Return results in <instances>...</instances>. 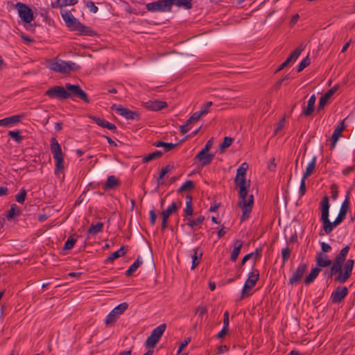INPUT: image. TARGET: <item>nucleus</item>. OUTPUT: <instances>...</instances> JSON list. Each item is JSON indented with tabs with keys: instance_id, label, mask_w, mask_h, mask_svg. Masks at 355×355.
Segmentation results:
<instances>
[{
	"instance_id": "nucleus-1",
	"label": "nucleus",
	"mask_w": 355,
	"mask_h": 355,
	"mask_svg": "<svg viewBox=\"0 0 355 355\" xmlns=\"http://www.w3.org/2000/svg\"><path fill=\"white\" fill-rule=\"evenodd\" d=\"M349 249V246L346 245L333 261L326 254L317 252L315 256L317 267L326 268L331 265L329 276L331 277L334 276L336 282L340 284L346 282L352 275L354 265V259H350L345 261Z\"/></svg>"
},
{
	"instance_id": "nucleus-2",
	"label": "nucleus",
	"mask_w": 355,
	"mask_h": 355,
	"mask_svg": "<svg viewBox=\"0 0 355 355\" xmlns=\"http://www.w3.org/2000/svg\"><path fill=\"white\" fill-rule=\"evenodd\" d=\"M248 168V164L246 162L242 163L237 168L234 178V183L239 189L238 205L242 209L241 222L250 217L254 205L253 195L248 194L250 181L247 182L245 179Z\"/></svg>"
},
{
	"instance_id": "nucleus-3",
	"label": "nucleus",
	"mask_w": 355,
	"mask_h": 355,
	"mask_svg": "<svg viewBox=\"0 0 355 355\" xmlns=\"http://www.w3.org/2000/svg\"><path fill=\"white\" fill-rule=\"evenodd\" d=\"M45 95L51 98H56L60 100L78 98L86 103H89L91 101L80 85H71L68 83L65 84L64 87L54 86L51 87L46 91Z\"/></svg>"
},
{
	"instance_id": "nucleus-4",
	"label": "nucleus",
	"mask_w": 355,
	"mask_h": 355,
	"mask_svg": "<svg viewBox=\"0 0 355 355\" xmlns=\"http://www.w3.org/2000/svg\"><path fill=\"white\" fill-rule=\"evenodd\" d=\"M60 14L67 27L70 30L78 31L81 35L93 36L96 35L95 31L90 27L86 26L80 22V21L73 15L71 11L61 10Z\"/></svg>"
},
{
	"instance_id": "nucleus-5",
	"label": "nucleus",
	"mask_w": 355,
	"mask_h": 355,
	"mask_svg": "<svg viewBox=\"0 0 355 355\" xmlns=\"http://www.w3.org/2000/svg\"><path fill=\"white\" fill-rule=\"evenodd\" d=\"M50 149L55 159V174L58 175L60 172L64 169V154L61 146L55 137H52L50 141Z\"/></svg>"
},
{
	"instance_id": "nucleus-6",
	"label": "nucleus",
	"mask_w": 355,
	"mask_h": 355,
	"mask_svg": "<svg viewBox=\"0 0 355 355\" xmlns=\"http://www.w3.org/2000/svg\"><path fill=\"white\" fill-rule=\"evenodd\" d=\"M321 220L323 223V230L326 234H330L334 230L332 222L329 219V200L328 196H324L321 202Z\"/></svg>"
},
{
	"instance_id": "nucleus-7",
	"label": "nucleus",
	"mask_w": 355,
	"mask_h": 355,
	"mask_svg": "<svg viewBox=\"0 0 355 355\" xmlns=\"http://www.w3.org/2000/svg\"><path fill=\"white\" fill-rule=\"evenodd\" d=\"M76 63L71 61H64L62 60H51L48 62L47 67L51 70L61 73H69L75 69Z\"/></svg>"
},
{
	"instance_id": "nucleus-8",
	"label": "nucleus",
	"mask_w": 355,
	"mask_h": 355,
	"mask_svg": "<svg viewBox=\"0 0 355 355\" xmlns=\"http://www.w3.org/2000/svg\"><path fill=\"white\" fill-rule=\"evenodd\" d=\"M259 279V271L255 268L252 269V270L248 274V278L242 289V298L249 297L252 295L250 290L255 286Z\"/></svg>"
},
{
	"instance_id": "nucleus-9",
	"label": "nucleus",
	"mask_w": 355,
	"mask_h": 355,
	"mask_svg": "<svg viewBox=\"0 0 355 355\" xmlns=\"http://www.w3.org/2000/svg\"><path fill=\"white\" fill-rule=\"evenodd\" d=\"M166 328V324L163 323L155 328L150 335L147 338L145 345L146 347H154L159 342Z\"/></svg>"
},
{
	"instance_id": "nucleus-10",
	"label": "nucleus",
	"mask_w": 355,
	"mask_h": 355,
	"mask_svg": "<svg viewBox=\"0 0 355 355\" xmlns=\"http://www.w3.org/2000/svg\"><path fill=\"white\" fill-rule=\"evenodd\" d=\"M128 304L126 302H123L114 308L111 312L107 315L105 323L106 325L113 324L121 315L127 310Z\"/></svg>"
},
{
	"instance_id": "nucleus-11",
	"label": "nucleus",
	"mask_w": 355,
	"mask_h": 355,
	"mask_svg": "<svg viewBox=\"0 0 355 355\" xmlns=\"http://www.w3.org/2000/svg\"><path fill=\"white\" fill-rule=\"evenodd\" d=\"M19 17L26 23H31L33 19V10L25 3L18 2L15 4Z\"/></svg>"
},
{
	"instance_id": "nucleus-12",
	"label": "nucleus",
	"mask_w": 355,
	"mask_h": 355,
	"mask_svg": "<svg viewBox=\"0 0 355 355\" xmlns=\"http://www.w3.org/2000/svg\"><path fill=\"white\" fill-rule=\"evenodd\" d=\"M349 191L347 192V196L345 197V199L342 203L340 211L338 213V216L335 219L334 222H332V225L334 226V228L336 227L337 225L340 224L343 220L345 218L347 211L349 209Z\"/></svg>"
},
{
	"instance_id": "nucleus-13",
	"label": "nucleus",
	"mask_w": 355,
	"mask_h": 355,
	"mask_svg": "<svg viewBox=\"0 0 355 355\" xmlns=\"http://www.w3.org/2000/svg\"><path fill=\"white\" fill-rule=\"evenodd\" d=\"M148 11L150 12H169L168 0H159L146 5Z\"/></svg>"
},
{
	"instance_id": "nucleus-14",
	"label": "nucleus",
	"mask_w": 355,
	"mask_h": 355,
	"mask_svg": "<svg viewBox=\"0 0 355 355\" xmlns=\"http://www.w3.org/2000/svg\"><path fill=\"white\" fill-rule=\"evenodd\" d=\"M112 110H115L116 113L126 119L135 120L139 121L140 119L139 114L138 112L132 111L128 108L123 107L122 106H116L114 105L112 107Z\"/></svg>"
},
{
	"instance_id": "nucleus-15",
	"label": "nucleus",
	"mask_w": 355,
	"mask_h": 355,
	"mask_svg": "<svg viewBox=\"0 0 355 355\" xmlns=\"http://www.w3.org/2000/svg\"><path fill=\"white\" fill-rule=\"evenodd\" d=\"M307 268V264L300 263L291 277L289 279V284L293 286L298 284L306 272Z\"/></svg>"
},
{
	"instance_id": "nucleus-16",
	"label": "nucleus",
	"mask_w": 355,
	"mask_h": 355,
	"mask_svg": "<svg viewBox=\"0 0 355 355\" xmlns=\"http://www.w3.org/2000/svg\"><path fill=\"white\" fill-rule=\"evenodd\" d=\"M348 289L345 286H338L331 295V300L334 304L340 303L347 295Z\"/></svg>"
},
{
	"instance_id": "nucleus-17",
	"label": "nucleus",
	"mask_w": 355,
	"mask_h": 355,
	"mask_svg": "<svg viewBox=\"0 0 355 355\" xmlns=\"http://www.w3.org/2000/svg\"><path fill=\"white\" fill-rule=\"evenodd\" d=\"M304 50V46L302 45L298 46L292 53L288 56V58L281 64V65L278 67L276 72H278L285 67H286L291 62H295L297 58L300 56L302 51Z\"/></svg>"
},
{
	"instance_id": "nucleus-18",
	"label": "nucleus",
	"mask_w": 355,
	"mask_h": 355,
	"mask_svg": "<svg viewBox=\"0 0 355 355\" xmlns=\"http://www.w3.org/2000/svg\"><path fill=\"white\" fill-rule=\"evenodd\" d=\"M24 117L23 114H16L0 119V126L12 127L19 123Z\"/></svg>"
},
{
	"instance_id": "nucleus-19",
	"label": "nucleus",
	"mask_w": 355,
	"mask_h": 355,
	"mask_svg": "<svg viewBox=\"0 0 355 355\" xmlns=\"http://www.w3.org/2000/svg\"><path fill=\"white\" fill-rule=\"evenodd\" d=\"M166 106V102L162 101H148L145 103V107L153 111L161 110Z\"/></svg>"
},
{
	"instance_id": "nucleus-20",
	"label": "nucleus",
	"mask_w": 355,
	"mask_h": 355,
	"mask_svg": "<svg viewBox=\"0 0 355 355\" xmlns=\"http://www.w3.org/2000/svg\"><path fill=\"white\" fill-rule=\"evenodd\" d=\"M90 119H92L98 125L102 128H107L110 130H115L116 129L114 124L110 123L103 118L92 116H90Z\"/></svg>"
},
{
	"instance_id": "nucleus-21",
	"label": "nucleus",
	"mask_w": 355,
	"mask_h": 355,
	"mask_svg": "<svg viewBox=\"0 0 355 355\" xmlns=\"http://www.w3.org/2000/svg\"><path fill=\"white\" fill-rule=\"evenodd\" d=\"M193 0H168L170 11L171 10L172 5H175L178 7H183L187 10L192 8Z\"/></svg>"
},
{
	"instance_id": "nucleus-22",
	"label": "nucleus",
	"mask_w": 355,
	"mask_h": 355,
	"mask_svg": "<svg viewBox=\"0 0 355 355\" xmlns=\"http://www.w3.org/2000/svg\"><path fill=\"white\" fill-rule=\"evenodd\" d=\"M316 97L315 94L311 96L308 101L307 105L305 108L303 109L302 114L306 116H309L312 114L315 109V103Z\"/></svg>"
},
{
	"instance_id": "nucleus-23",
	"label": "nucleus",
	"mask_w": 355,
	"mask_h": 355,
	"mask_svg": "<svg viewBox=\"0 0 355 355\" xmlns=\"http://www.w3.org/2000/svg\"><path fill=\"white\" fill-rule=\"evenodd\" d=\"M345 129V123L344 121H341L338 127L334 130L333 135L331 138V141H332L331 148L335 147V145L339 138L341 137V133L343 130Z\"/></svg>"
},
{
	"instance_id": "nucleus-24",
	"label": "nucleus",
	"mask_w": 355,
	"mask_h": 355,
	"mask_svg": "<svg viewBox=\"0 0 355 355\" xmlns=\"http://www.w3.org/2000/svg\"><path fill=\"white\" fill-rule=\"evenodd\" d=\"M214 157V154L206 153L205 154L200 155V152L196 155L195 159L198 160L200 164L204 166L209 165L213 160Z\"/></svg>"
},
{
	"instance_id": "nucleus-25",
	"label": "nucleus",
	"mask_w": 355,
	"mask_h": 355,
	"mask_svg": "<svg viewBox=\"0 0 355 355\" xmlns=\"http://www.w3.org/2000/svg\"><path fill=\"white\" fill-rule=\"evenodd\" d=\"M120 184L121 182L118 178L114 175H110L107 177V181L103 186V189L105 190L114 189L118 187Z\"/></svg>"
},
{
	"instance_id": "nucleus-26",
	"label": "nucleus",
	"mask_w": 355,
	"mask_h": 355,
	"mask_svg": "<svg viewBox=\"0 0 355 355\" xmlns=\"http://www.w3.org/2000/svg\"><path fill=\"white\" fill-rule=\"evenodd\" d=\"M193 254L191 255L192 259V266H191V270H193L196 268L200 263L202 257V252L200 250L199 248H196L193 249Z\"/></svg>"
},
{
	"instance_id": "nucleus-27",
	"label": "nucleus",
	"mask_w": 355,
	"mask_h": 355,
	"mask_svg": "<svg viewBox=\"0 0 355 355\" xmlns=\"http://www.w3.org/2000/svg\"><path fill=\"white\" fill-rule=\"evenodd\" d=\"M205 220V217L203 216H200L196 219H191V217H184V221L185 224L190 227L192 229L200 225L203 220Z\"/></svg>"
},
{
	"instance_id": "nucleus-28",
	"label": "nucleus",
	"mask_w": 355,
	"mask_h": 355,
	"mask_svg": "<svg viewBox=\"0 0 355 355\" xmlns=\"http://www.w3.org/2000/svg\"><path fill=\"white\" fill-rule=\"evenodd\" d=\"M243 245V242L241 240L236 239L234 241V249L230 257L231 261L234 262L236 261Z\"/></svg>"
},
{
	"instance_id": "nucleus-29",
	"label": "nucleus",
	"mask_w": 355,
	"mask_h": 355,
	"mask_svg": "<svg viewBox=\"0 0 355 355\" xmlns=\"http://www.w3.org/2000/svg\"><path fill=\"white\" fill-rule=\"evenodd\" d=\"M78 0H56L51 3V6L53 8H62L67 6H74L78 3Z\"/></svg>"
},
{
	"instance_id": "nucleus-30",
	"label": "nucleus",
	"mask_w": 355,
	"mask_h": 355,
	"mask_svg": "<svg viewBox=\"0 0 355 355\" xmlns=\"http://www.w3.org/2000/svg\"><path fill=\"white\" fill-rule=\"evenodd\" d=\"M186 208L184 210L183 217H191L193 214V209L192 205V197L191 195L187 194L186 196Z\"/></svg>"
},
{
	"instance_id": "nucleus-31",
	"label": "nucleus",
	"mask_w": 355,
	"mask_h": 355,
	"mask_svg": "<svg viewBox=\"0 0 355 355\" xmlns=\"http://www.w3.org/2000/svg\"><path fill=\"white\" fill-rule=\"evenodd\" d=\"M316 160H317V157L315 156H314L312 158V159L311 160V162L308 164V165L306 168V170L303 174V177L304 178H308L313 173V171L315 168Z\"/></svg>"
},
{
	"instance_id": "nucleus-32",
	"label": "nucleus",
	"mask_w": 355,
	"mask_h": 355,
	"mask_svg": "<svg viewBox=\"0 0 355 355\" xmlns=\"http://www.w3.org/2000/svg\"><path fill=\"white\" fill-rule=\"evenodd\" d=\"M320 268L315 267L312 268L309 275H307L304 279V284L306 285H309L311 284L315 279L318 277L319 272H320Z\"/></svg>"
},
{
	"instance_id": "nucleus-33",
	"label": "nucleus",
	"mask_w": 355,
	"mask_h": 355,
	"mask_svg": "<svg viewBox=\"0 0 355 355\" xmlns=\"http://www.w3.org/2000/svg\"><path fill=\"white\" fill-rule=\"evenodd\" d=\"M103 223L98 222L95 225L92 224L87 230V236L89 235H96L103 231Z\"/></svg>"
},
{
	"instance_id": "nucleus-34",
	"label": "nucleus",
	"mask_w": 355,
	"mask_h": 355,
	"mask_svg": "<svg viewBox=\"0 0 355 355\" xmlns=\"http://www.w3.org/2000/svg\"><path fill=\"white\" fill-rule=\"evenodd\" d=\"M125 247L124 246H122L121 247V248L118 250H116V252H114L113 253H112L110 254V256H109L105 260V262L106 263H111L114 260L118 259L119 257H121V256H123L125 254Z\"/></svg>"
},
{
	"instance_id": "nucleus-35",
	"label": "nucleus",
	"mask_w": 355,
	"mask_h": 355,
	"mask_svg": "<svg viewBox=\"0 0 355 355\" xmlns=\"http://www.w3.org/2000/svg\"><path fill=\"white\" fill-rule=\"evenodd\" d=\"M143 261L140 257H138L136 261L129 267L125 271V275L127 277L130 276L137 268L142 264Z\"/></svg>"
},
{
	"instance_id": "nucleus-36",
	"label": "nucleus",
	"mask_w": 355,
	"mask_h": 355,
	"mask_svg": "<svg viewBox=\"0 0 355 355\" xmlns=\"http://www.w3.org/2000/svg\"><path fill=\"white\" fill-rule=\"evenodd\" d=\"M163 155V153L160 150H156L152 153H150L147 155H145L142 158L143 163H147L152 160L157 159L161 157Z\"/></svg>"
},
{
	"instance_id": "nucleus-37",
	"label": "nucleus",
	"mask_w": 355,
	"mask_h": 355,
	"mask_svg": "<svg viewBox=\"0 0 355 355\" xmlns=\"http://www.w3.org/2000/svg\"><path fill=\"white\" fill-rule=\"evenodd\" d=\"M178 144L165 143L164 141H158L153 143V146L156 147H163L165 152L170 151L175 148Z\"/></svg>"
},
{
	"instance_id": "nucleus-38",
	"label": "nucleus",
	"mask_w": 355,
	"mask_h": 355,
	"mask_svg": "<svg viewBox=\"0 0 355 355\" xmlns=\"http://www.w3.org/2000/svg\"><path fill=\"white\" fill-rule=\"evenodd\" d=\"M178 207L175 202H173L171 205L165 210L162 212V217L168 219L170 215L175 213L178 210Z\"/></svg>"
},
{
	"instance_id": "nucleus-39",
	"label": "nucleus",
	"mask_w": 355,
	"mask_h": 355,
	"mask_svg": "<svg viewBox=\"0 0 355 355\" xmlns=\"http://www.w3.org/2000/svg\"><path fill=\"white\" fill-rule=\"evenodd\" d=\"M173 168V165L168 164L166 166L163 167L160 171V174L157 179V185H162L164 184V181L162 180L163 177L168 172H170Z\"/></svg>"
},
{
	"instance_id": "nucleus-40",
	"label": "nucleus",
	"mask_w": 355,
	"mask_h": 355,
	"mask_svg": "<svg viewBox=\"0 0 355 355\" xmlns=\"http://www.w3.org/2000/svg\"><path fill=\"white\" fill-rule=\"evenodd\" d=\"M260 257H261L260 251H259L258 249H257L255 250V252L249 253V254H246L245 256H244V257L243 258V259L241 262V266H243L246 261H248V260L254 257L255 259H257V258H259Z\"/></svg>"
},
{
	"instance_id": "nucleus-41",
	"label": "nucleus",
	"mask_w": 355,
	"mask_h": 355,
	"mask_svg": "<svg viewBox=\"0 0 355 355\" xmlns=\"http://www.w3.org/2000/svg\"><path fill=\"white\" fill-rule=\"evenodd\" d=\"M8 135L10 136L17 143H21L24 139V137L20 135L19 130H10L8 132Z\"/></svg>"
},
{
	"instance_id": "nucleus-42",
	"label": "nucleus",
	"mask_w": 355,
	"mask_h": 355,
	"mask_svg": "<svg viewBox=\"0 0 355 355\" xmlns=\"http://www.w3.org/2000/svg\"><path fill=\"white\" fill-rule=\"evenodd\" d=\"M77 239L74 236H70L68 239L65 241L63 250H71L75 243L76 242Z\"/></svg>"
},
{
	"instance_id": "nucleus-43",
	"label": "nucleus",
	"mask_w": 355,
	"mask_h": 355,
	"mask_svg": "<svg viewBox=\"0 0 355 355\" xmlns=\"http://www.w3.org/2000/svg\"><path fill=\"white\" fill-rule=\"evenodd\" d=\"M20 209L17 207L15 204L11 205L10 210L8 211L7 218H12L15 216H19L20 214Z\"/></svg>"
},
{
	"instance_id": "nucleus-44",
	"label": "nucleus",
	"mask_w": 355,
	"mask_h": 355,
	"mask_svg": "<svg viewBox=\"0 0 355 355\" xmlns=\"http://www.w3.org/2000/svg\"><path fill=\"white\" fill-rule=\"evenodd\" d=\"M194 188V183L192 180L186 181L178 190V193L191 190Z\"/></svg>"
},
{
	"instance_id": "nucleus-45",
	"label": "nucleus",
	"mask_w": 355,
	"mask_h": 355,
	"mask_svg": "<svg viewBox=\"0 0 355 355\" xmlns=\"http://www.w3.org/2000/svg\"><path fill=\"white\" fill-rule=\"evenodd\" d=\"M233 142V139L230 137H225L223 143L220 145L219 148L221 152L230 147Z\"/></svg>"
},
{
	"instance_id": "nucleus-46",
	"label": "nucleus",
	"mask_w": 355,
	"mask_h": 355,
	"mask_svg": "<svg viewBox=\"0 0 355 355\" xmlns=\"http://www.w3.org/2000/svg\"><path fill=\"white\" fill-rule=\"evenodd\" d=\"M208 310L205 305L200 304L195 311V314L198 315V317L202 320V316L207 313Z\"/></svg>"
},
{
	"instance_id": "nucleus-47",
	"label": "nucleus",
	"mask_w": 355,
	"mask_h": 355,
	"mask_svg": "<svg viewBox=\"0 0 355 355\" xmlns=\"http://www.w3.org/2000/svg\"><path fill=\"white\" fill-rule=\"evenodd\" d=\"M26 196V191L24 189H21L20 192L15 196V199L17 202L24 204Z\"/></svg>"
},
{
	"instance_id": "nucleus-48",
	"label": "nucleus",
	"mask_w": 355,
	"mask_h": 355,
	"mask_svg": "<svg viewBox=\"0 0 355 355\" xmlns=\"http://www.w3.org/2000/svg\"><path fill=\"white\" fill-rule=\"evenodd\" d=\"M290 255L291 250L288 246L282 249V258L284 264L288 260Z\"/></svg>"
},
{
	"instance_id": "nucleus-49",
	"label": "nucleus",
	"mask_w": 355,
	"mask_h": 355,
	"mask_svg": "<svg viewBox=\"0 0 355 355\" xmlns=\"http://www.w3.org/2000/svg\"><path fill=\"white\" fill-rule=\"evenodd\" d=\"M310 64V60L309 58V56H306L304 58L299 64L297 71L300 72L302 71L304 68H306L307 66Z\"/></svg>"
},
{
	"instance_id": "nucleus-50",
	"label": "nucleus",
	"mask_w": 355,
	"mask_h": 355,
	"mask_svg": "<svg viewBox=\"0 0 355 355\" xmlns=\"http://www.w3.org/2000/svg\"><path fill=\"white\" fill-rule=\"evenodd\" d=\"M214 144V139L211 138L209 140L207 141L206 143L205 147L200 151V155L205 154L206 153H208L209 150L211 148Z\"/></svg>"
},
{
	"instance_id": "nucleus-51",
	"label": "nucleus",
	"mask_w": 355,
	"mask_h": 355,
	"mask_svg": "<svg viewBox=\"0 0 355 355\" xmlns=\"http://www.w3.org/2000/svg\"><path fill=\"white\" fill-rule=\"evenodd\" d=\"M85 6L92 13H96L98 10V7L95 5L94 1H88L85 2Z\"/></svg>"
},
{
	"instance_id": "nucleus-52",
	"label": "nucleus",
	"mask_w": 355,
	"mask_h": 355,
	"mask_svg": "<svg viewBox=\"0 0 355 355\" xmlns=\"http://www.w3.org/2000/svg\"><path fill=\"white\" fill-rule=\"evenodd\" d=\"M306 179V178H304V177H302V178L301 180L300 189H299L300 197L304 196V194L306 193V183H305Z\"/></svg>"
},
{
	"instance_id": "nucleus-53",
	"label": "nucleus",
	"mask_w": 355,
	"mask_h": 355,
	"mask_svg": "<svg viewBox=\"0 0 355 355\" xmlns=\"http://www.w3.org/2000/svg\"><path fill=\"white\" fill-rule=\"evenodd\" d=\"M191 342V338L188 337L180 344L178 349V354H180Z\"/></svg>"
},
{
	"instance_id": "nucleus-54",
	"label": "nucleus",
	"mask_w": 355,
	"mask_h": 355,
	"mask_svg": "<svg viewBox=\"0 0 355 355\" xmlns=\"http://www.w3.org/2000/svg\"><path fill=\"white\" fill-rule=\"evenodd\" d=\"M320 245H321V250H322V251L320 252H323L324 254H326L327 252H330L332 249L329 244L324 243V242H321Z\"/></svg>"
},
{
	"instance_id": "nucleus-55",
	"label": "nucleus",
	"mask_w": 355,
	"mask_h": 355,
	"mask_svg": "<svg viewBox=\"0 0 355 355\" xmlns=\"http://www.w3.org/2000/svg\"><path fill=\"white\" fill-rule=\"evenodd\" d=\"M223 327L229 329V312L227 311L224 313Z\"/></svg>"
},
{
	"instance_id": "nucleus-56",
	"label": "nucleus",
	"mask_w": 355,
	"mask_h": 355,
	"mask_svg": "<svg viewBox=\"0 0 355 355\" xmlns=\"http://www.w3.org/2000/svg\"><path fill=\"white\" fill-rule=\"evenodd\" d=\"M327 101L320 97L319 104L318 105V111H320L324 109V106L327 104Z\"/></svg>"
},
{
	"instance_id": "nucleus-57",
	"label": "nucleus",
	"mask_w": 355,
	"mask_h": 355,
	"mask_svg": "<svg viewBox=\"0 0 355 355\" xmlns=\"http://www.w3.org/2000/svg\"><path fill=\"white\" fill-rule=\"evenodd\" d=\"M212 105V102L209 101L205 105H203V107L200 109V111H205V114H207L209 112V107Z\"/></svg>"
},
{
	"instance_id": "nucleus-58",
	"label": "nucleus",
	"mask_w": 355,
	"mask_h": 355,
	"mask_svg": "<svg viewBox=\"0 0 355 355\" xmlns=\"http://www.w3.org/2000/svg\"><path fill=\"white\" fill-rule=\"evenodd\" d=\"M150 223L151 225H154L156 220V214L154 210L150 211Z\"/></svg>"
},
{
	"instance_id": "nucleus-59",
	"label": "nucleus",
	"mask_w": 355,
	"mask_h": 355,
	"mask_svg": "<svg viewBox=\"0 0 355 355\" xmlns=\"http://www.w3.org/2000/svg\"><path fill=\"white\" fill-rule=\"evenodd\" d=\"M338 89V85H334L330 89H329L325 94L331 97Z\"/></svg>"
},
{
	"instance_id": "nucleus-60",
	"label": "nucleus",
	"mask_w": 355,
	"mask_h": 355,
	"mask_svg": "<svg viewBox=\"0 0 355 355\" xmlns=\"http://www.w3.org/2000/svg\"><path fill=\"white\" fill-rule=\"evenodd\" d=\"M205 115V111H199L193 113L191 116L195 119L199 120L202 116Z\"/></svg>"
},
{
	"instance_id": "nucleus-61",
	"label": "nucleus",
	"mask_w": 355,
	"mask_h": 355,
	"mask_svg": "<svg viewBox=\"0 0 355 355\" xmlns=\"http://www.w3.org/2000/svg\"><path fill=\"white\" fill-rule=\"evenodd\" d=\"M228 331V328H225L223 327L221 331L216 335V338H223Z\"/></svg>"
},
{
	"instance_id": "nucleus-62",
	"label": "nucleus",
	"mask_w": 355,
	"mask_h": 355,
	"mask_svg": "<svg viewBox=\"0 0 355 355\" xmlns=\"http://www.w3.org/2000/svg\"><path fill=\"white\" fill-rule=\"evenodd\" d=\"M354 170H355V166H354L347 167L343 171V174L344 175H348L350 173H352Z\"/></svg>"
},
{
	"instance_id": "nucleus-63",
	"label": "nucleus",
	"mask_w": 355,
	"mask_h": 355,
	"mask_svg": "<svg viewBox=\"0 0 355 355\" xmlns=\"http://www.w3.org/2000/svg\"><path fill=\"white\" fill-rule=\"evenodd\" d=\"M229 350V347L227 345H220L218 347V354H223L225 352H227Z\"/></svg>"
},
{
	"instance_id": "nucleus-64",
	"label": "nucleus",
	"mask_w": 355,
	"mask_h": 355,
	"mask_svg": "<svg viewBox=\"0 0 355 355\" xmlns=\"http://www.w3.org/2000/svg\"><path fill=\"white\" fill-rule=\"evenodd\" d=\"M275 168H276V164L275 163V159L273 158L270 160V163L268 165V169L270 171H273L275 170Z\"/></svg>"
}]
</instances>
